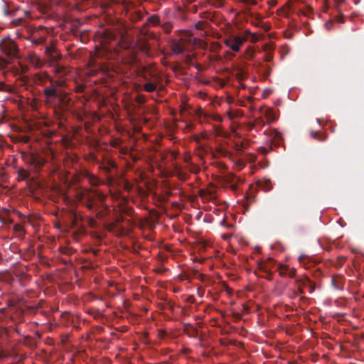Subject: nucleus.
Segmentation results:
<instances>
[{"label": "nucleus", "mask_w": 364, "mask_h": 364, "mask_svg": "<svg viewBox=\"0 0 364 364\" xmlns=\"http://www.w3.org/2000/svg\"><path fill=\"white\" fill-rule=\"evenodd\" d=\"M258 186L264 191H269L272 189L273 185L269 180H264L258 182Z\"/></svg>", "instance_id": "nucleus-15"}, {"label": "nucleus", "mask_w": 364, "mask_h": 364, "mask_svg": "<svg viewBox=\"0 0 364 364\" xmlns=\"http://www.w3.org/2000/svg\"><path fill=\"white\" fill-rule=\"evenodd\" d=\"M306 282V284H307V286H306V287H307V288L309 289V292H310V293L313 292V291H314V289H315V284H314V283L312 281H311V280L309 279V277H306V282Z\"/></svg>", "instance_id": "nucleus-32"}, {"label": "nucleus", "mask_w": 364, "mask_h": 364, "mask_svg": "<svg viewBox=\"0 0 364 364\" xmlns=\"http://www.w3.org/2000/svg\"><path fill=\"white\" fill-rule=\"evenodd\" d=\"M272 58L271 56H267V57H266V58H265V60H266L267 61H270V60H272Z\"/></svg>", "instance_id": "nucleus-59"}, {"label": "nucleus", "mask_w": 364, "mask_h": 364, "mask_svg": "<svg viewBox=\"0 0 364 364\" xmlns=\"http://www.w3.org/2000/svg\"><path fill=\"white\" fill-rule=\"evenodd\" d=\"M82 216L77 213L76 211H72L71 213V220H72V225L74 228H77L79 226V221L82 220Z\"/></svg>", "instance_id": "nucleus-14"}, {"label": "nucleus", "mask_w": 364, "mask_h": 364, "mask_svg": "<svg viewBox=\"0 0 364 364\" xmlns=\"http://www.w3.org/2000/svg\"><path fill=\"white\" fill-rule=\"evenodd\" d=\"M336 20L339 23H343L344 22L343 16L342 14L338 15L336 17Z\"/></svg>", "instance_id": "nucleus-51"}, {"label": "nucleus", "mask_w": 364, "mask_h": 364, "mask_svg": "<svg viewBox=\"0 0 364 364\" xmlns=\"http://www.w3.org/2000/svg\"><path fill=\"white\" fill-rule=\"evenodd\" d=\"M246 38L239 35L230 34L223 40L224 44L234 52H239Z\"/></svg>", "instance_id": "nucleus-4"}, {"label": "nucleus", "mask_w": 364, "mask_h": 364, "mask_svg": "<svg viewBox=\"0 0 364 364\" xmlns=\"http://www.w3.org/2000/svg\"><path fill=\"white\" fill-rule=\"evenodd\" d=\"M200 196L204 200H213L215 199L216 196L214 191L209 189H203L200 191Z\"/></svg>", "instance_id": "nucleus-12"}, {"label": "nucleus", "mask_w": 364, "mask_h": 364, "mask_svg": "<svg viewBox=\"0 0 364 364\" xmlns=\"http://www.w3.org/2000/svg\"><path fill=\"white\" fill-rule=\"evenodd\" d=\"M222 237L224 240H229L231 237V235L225 234V235H222Z\"/></svg>", "instance_id": "nucleus-54"}, {"label": "nucleus", "mask_w": 364, "mask_h": 364, "mask_svg": "<svg viewBox=\"0 0 364 364\" xmlns=\"http://www.w3.org/2000/svg\"><path fill=\"white\" fill-rule=\"evenodd\" d=\"M210 4L216 8H221L225 4V0H210Z\"/></svg>", "instance_id": "nucleus-30"}, {"label": "nucleus", "mask_w": 364, "mask_h": 364, "mask_svg": "<svg viewBox=\"0 0 364 364\" xmlns=\"http://www.w3.org/2000/svg\"><path fill=\"white\" fill-rule=\"evenodd\" d=\"M331 282H332L333 285L336 288H337V289L341 288V287H340L339 284H338V282L336 281V278L333 277V278H332V281H331Z\"/></svg>", "instance_id": "nucleus-47"}, {"label": "nucleus", "mask_w": 364, "mask_h": 364, "mask_svg": "<svg viewBox=\"0 0 364 364\" xmlns=\"http://www.w3.org/2000/svg\"><path fill=\"white\" fill-rule=\"evenodd\" d=\"M23 344H25L26 346H31L32 345V338L28 336H24Z\"/></svg>", "instance_id": "nucleus-38"}, {"label": "nucleus", "mask_w": 364, "mask_h": 364, "mask_svg": "<svg viewBox=\"0 0 364 364\" xmlns=\"http://www.w3.org/2000/svg\"><path fill=\"white\" fill-rule=\"evenodd\" d=\"M259 151H260L261 153L264 154H267V153L269 152V150H268V149H267V148H265V147H264V146H260V147L259 148Z\"/></svg>", "instance_id": "nucleus-49"}, {"label": "nucleus", "mask_w": 364, "mask_h": 364, "mask_svg": "<svg viewBox=\"0 0 364 364\" xmlns=\"http://www.w3.org/2000/svg\"><path fill=\"white\" fill-rule=\"evenodd\" d=\"M14 230L16 232H21L23 230V227L21 224L18 223L14 225Z\"/></svg>", "instance_id": "nucleus-42"}, {"label": "nucleus", "mask_w": 364, "mask_h": 364, "mask_svg": "<svg viewBox=\"0 0 364 364\" xmlns=\"http://www.w3.org/2000/svg\"><path fill=\"white\" fill-rule=\"evenodd\" d=\"M277 270L281 276H287L289 267L287 265L279 264L277 265Z\"/></svg>", "instance_id": "nucleus-22"}, {"label": "nucleus", "mask_w": 364, "mask_h": 364, "mask_svg": "<svg viewBox=\"0 0 364 364\" xmlns=\"http://www.w3.org/2000/svg\"><path fill=\"white\" fill-rule=\"evenodd\" d=\"M241 2H242L243 4H245V5H247V6H251V5H256L257 4V1L256 0H240Z\"/></svg>", "instance_id": "nucleus-39"}, {"label": "nucleus", "mask_w": 364, "mask_h": 364, "mask_svg": "<svg viewBox=\"0 0 364 364\" xmlns=\"http://www.w3.org/2000/svg\"><path fill=\"white\" fill-rule=\"evenodd\" d=\"M223 182L224 186L230 188L232 191L237 192L239 188V185L243 183V180L237 177L232 173H228L223 176Z\"/></svg>", "instance_id": "nucleus-5"}, {"label": "nucleus", "mask_w": 364, "mask_h": 364, "mask_svg": "<svg viewBox=\"0 0 364 364\" xmlns=\"http://www.w3.org/2000/svg\"><path fill=\"white\" fill-rule=\"evenodd\" d=\"M161 28L165 33H169L172 31L173 26L170 22H166L161 25Z\"/></svg>", "instance_id": "nucleus-29"}, {"label": "nucleus", "mask_w": 364, "mask_h": 364, "mask_svg": "<svg viewBox=\"0 0 364 364\" xmlns=\"http://www.w3.org/2000/svg\"><path fill=\"white\" fill-rule=\"evenodd\" d=\"M43 92L48 105L62 111L69 109L71 98L67 92L61 90L58 91L53 86L46 87Z\"/></svg>", "instance_id": "nucleus-2"}, {"label": "nucleus", "mask_w": 364, "mask_h": 364, "mask_svg": "<svg viewBox=\"0 0 364 364\" xmlns=\"http://www.w3.org/2000/svg\"><path fill=\"white\" fill-rule=\"evenodd\" d=\"M147 22L153 26H158L160 24V18L157 15H152L147 18Z\"/></svg>", "instance_id": "nucleus-24"}, {"label": "nucleus", "mask_w": 364, "mask_h": 364, "mask_svg": "<svg viewBox=\"0 0 364 364\" xmlns=\"http://www.w3.org/2000/svg\"><path fill=\"white\" fill-rule=\"evenodd\" d=\"M275 264V262L273 259L269 258L266 261H264L259 264V269L264 272L267 273L268 274H271V270L274 265Z\"/></svg>", "instance_id": "nucleus-9"}, {"label": "nucleus", "mask_w": 364, "mask_h": 364, "mask_svg": "<svg viewBox=\"0 0 364 364\" xmlns=\"http://www.w3.org/2000/svg\"><path fill=\"white\" fill-rule=\"evenodd\" d=\"M5 84L3 82H0V91H2L4 90Z\"/></svg>", "instance_id": "nucleus-56"}, {"label": "nucleus", "mask_w": 364, "mask_h": 364, "mask_svg": "<svg viewBox=\"0 0 364 364\" xmlns=\"http://www.w3.org/2000/svg\"><path fill=\"white\" fill-rule=\"evenodd\" d=\"M271 140L273 143L278 144L282 139V135L280 132L276 130H272L270 134Z\"/></svg>", "instance_id": "nucleus-20"}, {"label": "nucleus", "mask_w": 364, "mask_h": 364, "mask_svg": "<svg viewBox=\"0 0 364 364\" xmlns=\"http://www.w3.org/2000/svg\"><path fill=\"white\" fill-rule=\"evenodd\" d=\"M171 50L175 54L182 53L184 50L183 46L177 41H173L171 43Z\"/></svg>", "instance_id": "nucleus-16"}, {"label": "nucleus", "mask_w": 364, "mask_h": 364, "mask_svg": "<svg viewBox=\"0 0 364 364\" xmlns=\"http://www.w3.org/2000/svg\"><path fill=\"white\" fill-rule=\"evenodd\" d=\"M298 296H299L298 292L294 291V290H293L291 291V293L290 294L289 297L291 298V299H294V298L297 297Z\"/></svg>", "instance_id": "nucleus-50"}, {"label": "nucleus", "mask_w": 364, "mask_h": 364, "mask_svg": "<svg viewBox=\"0 0 364 364\" xmlns=\"http://www.w3.org/2000/svg\"><path fill=\"white\" fill-rule=\"evenodd\" d=\"M218 119L219 121H221V117H218Z\"/></svg>", "instance_id": "nucleus-63"}, {"label": "nucleus", "mask_w": 364, "mask_h": 364, "mask_svg": "<svg viewBox=\"0 0 364 364\" xmlns=\"http://www.w3.org/2000/svg\"><path fill=\"white\" fill-rule=\"evenodd\" d=\"M137 46L140 51L146 53V55H150V46L146 39H139L137 41Z\"/></svg>", "instance_id": "nucleus-11"}, {"label": "nucleus", "mask_w": 364, "mask_h": 364, "mask_svg": "<svg viewBox=\"0 0 364 364\" xmlns=\"http://www.w3.org/2000/svg\"><path fill=\"white\" fill-rule=\"evenodd\" d=\"M165 334H166V332H164V331H161V332L159 333L160 336H164V335H165Z\"/></svg>", "instance_id": "nucleus-60"}, {"label": "nucleus", "mask_w": 364, "mask_h": 364, "mask_svg": "<svg viewBox=\"0 0 364 364\" xmlns=\"http://www.w3.org/2000/svg\"><path fill=\"white\" fill-rule=\"evenodd\" d=\"M263 69H264V75H265V77H267L270 75L272 68L269 65H265L263 66Z\"/></svg>", "instance_id": "nucleus-36"}, {"label": "nucleus", "mask_w": 364, "mask_h": 364, "mask_svg": "<svg viewBox=\"0 0 364 364\" xmlns=\"http://www.w3.org/2000/svg\"><path fill=\"white\" fill-rule=\"evenodd\" d=\"M135 101H136V102H137L139 104H144L146 101V97L144 95H138L135 97Z\"/></svg>", "instance_id": "nucleus-33"}, {"label": "nucleus", "mask_w": 364, "mask_h": 364, "mask_svg": "<svg viewBox=\"0 0 364 364\" xmlns=\"http://www.w3.org/2000/svg\"><path fill=\"white\" fill-rule=\"evenodd\" d=\"M186 333L191 337H196L198 334V331L191 325L186 326Z\"/></svg>", "instance_id": "nucleus-25"}, {"label": "nucleus", "mask_w": 364, "mask_h": 364, "mask_svg": "<svg viewBox=\"0 0 364 364\" xmlns=\"http://www.w3.org/2000/svg\"><path fill=\"white\" fill-rule=\"evenodd\" d=\"M31 162L36 168H40L44 165L45 161L41 157L33 155L31 157Z\"/></svg>", "instance_id": "nucleus-17"}, {"label": "nucleus", "mask_w": 364, "mask_h": 364, "mask_svg": "<svg viewBox=\"0 0 364 364\" xmlns=\"http://www.w3.org/2000/svg\"><path fill=\"white\" fill-rule=\"evenodd\" d=\"M338 4L343 2V0H336Z\"/></svg>", "instance_id": "nucleus-61"}, {"label": "nucleus", "mask_w": 364, "mask_h": 364, "mask_svg": "<svg viewBox=\"0 0 364 364\" xmlns=\"http://www.w3.org/2000/svg\"><path fill=\"white\" fill-rule=\"evenodd\" d=\"M264 114L269 122H272L275 119V114L272 109H266Z\"/></svg>", "instance_id": "nucleus-23"}, {"label": "nucleus", "mask_w": 364, "mask_h": 364, "mask_svg": "<svg viewBox=\"0 0 364 364\" xmlns=\"http://www.w3.org/2000/svg\"><path fill=\"white\" fill-rule=\"evenodd\" d=\"M270 7H274L277 4V0H270L267 2Z\"/></svg>", "instance_id": "nucleus-48"}, {"label": "nucleus", "mask_w": 364, "mask_h": 364, "mask_svg": "<svg viewBox=\"0 0 364 364\" xmlns=\"http://www.w3.org/2000/svg\"><path fill=\"white\" fill-rule=\"evenodd\" d=\"M199 274V277H201V278L203 277V274Z\"/></svg>", "instance_id": "nucleus-64"}, {"label": "nucleus", "mask_w": 364, "mask_h": 364, "mask_svg": "<svg viewBox=\"0 0 364 364\" xmlns=\"http://www.w3.org/2000/svg\"><path fill=\"white\" fill-rule=\"evenodd\" d=\"M41 302H39L38 304H34V305H28V304H26L25 305V308L28 311H30L31 313H36V311L40 308L41 305H40Z\"/></svg>", "instance_id": "nucleus-28"}, {"label": "nucleus", "mask_w": 364, "mask_h": 364, "mask_svg": "<svg viewBox=\"0 0 364 364\" xmlns=\"http://www.w3.org/2000/svg\"><path fill=\"white\" fill-rule=\"evenodd\" d=\"M16 333H18V334H20V332H19V331L18 330V328H16Z\"/></svg>", "instance_id": "nucleus-62"}, {"label": "nucleus", "mask_w": 364, "mask_h": 364, "mask_svg": "<svg viewBox=\"0 0 364 364\" xmlns=\"http://www.w3.org/2000/svg\"><path fill=\"white\" fill-rule=\"evenodd\" d=\"M311 136L320 141H323L326 139V135L323 133H319L318 132L311 131Z\"/></svg>", "instance_id": "nucleus-21"}, {"label": "nucleus", "mask_w": 364, "mask_h": 364, "mask_svg": "<svg viewBox=\"0 0 364 364\" xmlns=\"http://www.w3.org/2000/svg\"><path fill=\"white\" fill-rule=\"evenodd\" d=\"M255 52L253 48L248 47L245 51V58L247 60H251L255 56Z\"/></svg>", "instance_id": "nucleus-27"}, {"label": "nucleus", "mask_w": 364, "mask_h": 364, "mask_svg": "<svg viewBox=\"0 0 364 364\" xmlns=\"http://www.w3.org/2000/svg\"><path fill=\"white\" fill-rule=\"evenodd\" d=\"M77 200L85 206L88 210H97L100 205L107 208V205L104 204L106 196L97 190L85 188L76 194Z\"/></svg>", "instance_id": "nucleus-1"}, {"label": "nucleus", "mask_w": 364, "mask_h": 364, "mask_svg": "<svg viewBox=\"0 0 364 364\" xmlns=\"http://www.w3.org/2000/svg\"><path fill=\"white\" fill-rule=\"evenodd\" d=\"M305 282H306V277L303 279L296 280V283L298 284V286L301 287L302 288L306 287L308 284Z\"/></svg>", "instance_id": "nucleus-37"}, {"label": "nucleus", "mask_w": 364, "mask_h": 364, "mask_svg": "<svg viewBox=\"0 0 364 364\" xmlns=\"http://www.w3.org/2000/svg\"><path fill=\"white\" fill-rule=\"evenodd\" d=\"M4 13L6 16H8V15H13L14 11H10L7 10L6 6H4Z\"/></svg>", "instance_id": "nucleus-52"}, {"label": "nucleus", "mask_w": 364, "mask_h": 364, "mask_svg": "<svg viewBox=\"0 0 364 364\" xmlns=\"http://www.w3.org/2000/svg\"><path fill=\"white\" fill-rule=\"evenodd\" d=\"M301 301L304 302L307 300V298L306 296H301L300 298Z\"/></svg>", "instance_id": "nucleus-58"}, {"label": "nucleus", "mask_w": 364, "mask_h": 364, "mask_svg": "<svg viewBox=\"0 0 364 364\" xmlns=\"http://www.w3.org/2000/svg\"><path fill=\"white\" fill-rule=\"evenodd\" d=\"M152 75H159L155 70L148 68L146 67H144L141 70V73L140 74V77L144 81H153Z\"/></svg>", "instance_id": "nucleus-10"}, {"label": "nucleus", "mask_w": 364, "mask_h": 364, "mask_svg": "<svg viewBox=\"0 0 364 364\" xmlns=\"http://www.w3.org/2000/svg\"><path fill=\"white\" fill-rule=\"evenodd\" d=\"M236 146H237V149L238 150H241V149L243 148L242 144H240V145L237 144H236Z\"/></svg>", "instance_id": "nucleus-57"}, {"label": "nucleus", "mask_w": 364, "mask_h": 364, "mask_svg": "<svg viewBox=\"0 0 364 364\" xmlns=\"http://www.w3.org/2000/svg\"><path fill=\"white\" fill-rule=\"evenodd\" d=\"M265 124V122L263 119L259 117L255 119L254 123H250L249 124V129H253L255 127H263Z\"/></svg>", "instance_id": "nucleus-26"}, {"label": "nucleus", "mask_w": 364, "mask_h": 364, "mask_svg": "<svg viewBox=\"0 0 364 364\" xmlns=\"http://www.w3.org/2000/svg\"><path fill=\"white\" fill-rule=\"evenodd\" d=\"M83 89H84L83 86H82V85H78V86L76 87V91H77V92H82V91H83Z\"/></svg>", "instance_id": "nucleus-53"}, {"label": "nucleus", "mask_w": 364, "mask_h": 364, "mask_svg": "<svg viewBox=\"0 0 364 364\" xmlns=\"http://www.w3.org/2000/svg\"><path fill=\"white\" fill-rule=\"evenodd\" d=\"M18 175L22 179H26L28 177L29 173L24 169H19L18 171Z\"/></svg>", "instance_id": "nucleus-34"}, {"label": "nucleus", "mask_w": 364, "mask_h": 364, "mask_svg": "<svg viewBox=\"0 0 364 364\" xmlns=\"http://www.w3.org/2000/svg\"><path fill=\"white\" fill-rule=\"evenodd\" d=\"M295 274H296V269L294 268H291V269L289 268L287 276L291 278H293L295 277Z\"/></svg>", "instance_id": "nucleus-44"}, {"label": "nucleus", "mask_w": 364, "mask_h": 364, "mask_svg": "<svg viewBox=\"0 0 364 364\" xmlns=\"http://www.w3.org/2000/svg\"><path fill=\"white\" fill-rule=\"evenodd\" d=\"M45 53L48 55L50 63H59L58 60L61 58V55L58 53L53 46L46 47Z\"/></svg>", "instance_id": "nucleus-8"}, {"label": "nucleus", "mask_w": 364, "mask_h": 364, "mask_svg": "<svg viewBox=\"0 0 364 364\" xmlns=\"http://www.w3.org/2000/svg\"><path fill=\"white\" fill-rule=\"evenodd\" d=\"M0 49L11 58H14L17 54V48L15 43L9 38L0 41Z\"/></svg>", "instance_id": "nucleus-6"}, {"label": "nucleus", "mask_w": 364, "mask_h": 364, "mask_svg": "<svg viewBox=\"0 0 364 364\" xmlns=\"http://www.w3.org/2000/svg\"><path fill=\"white\" fill-rule=\"evenodd\" d=\"M9 357V353L0 346V360Z\"/></svg>", "instance_id": "nucleus-35"}, {"label": "nucleus", "mask_w": 364, "mask_h": 364, "mask_svg": "<svg viewBox=\"0 0 364 364\" xmlns=\"http://www.w3.org/2000/svg\"><path fill=\"white\" fill-rule=\"evenodd\" d=\"M22 22H23V18H18L13 20L11 21V24L14 25V26H18L21 25Z\"/></svg>", "instance_id": "nucleus-41"}, {"label": "nucleus", "mask_w": 364, "mask_h": 364, "mask_svg": "<svg viewBox=\"0 0 364 364\" xmlns=\"http://www.w3.org/2000/svg\"><path fill=\"white\" fill-rule=\"evenodd\" d=\"M87 223L91 228H95L96 226V220L92 217H89L87 218Z\"/></svg>", "instance_id": "nucleus-40"}, {"label": "nucleus", "mask_w": 364, "mask_h": 364, "mask_svg": "<svg viewBox=\"0 0 364 364\" xmlns=\"http://www.w3.org/2000/svg\"><path fill=\"white\" fill-rule=\"evenodd\" d=\"M178 152L176 151H171L170 152V155H171V160H175L176 159L177 156H178Z\"/></svg>", "instance_id": "nucleus-46"}, {"label": "nucleus", "mask_w": 364, "mask_h": 364, "mask_svg": "<svg viewBox=\"0 0 364 364\" xmlns=\"http://www.w3.org/2000/svg\"><path fill=\"white\" fill-rule=\"evenodd\" d=\"M307 259V257L304 255H300L298 260L299 262L302 264L303 265H305V261Z\"/></svg>", "instance_id": "nucleus-45"}, {"label": "nucleus", "mask_w": 364, "mask_h": 364, "mask_svg": "<svg viewBox=\"0 0 364 364\" xmlns=\"http://www.w3.org/2000/svg\"><path fill=\"white\" fill-rule=\"evenodd\" d=\"M153 81H146L143 85V90L147 92H152L156 90L157 86L161 83V77L160 75H152Z\"/></svg>", "instance_id": "nucleus-7"}, {"label": "nucleus", "mask_w": 364, "mask_h": 364, "mask_svg": "<svg viewBox=\"0 0 364 364\" xmlns=\"http://www.w3.org/2000/svg\"><path fill=\"white\" fill-rule=\"evenodd\" d=\"M101 207L103 208L102 210H99V209H97V210H92L93 212L96 213V217L97 218H102L105 215V211L108 210V208H105V207L102 206V205H100V208Z\"/></svg>", "instance_id": "nucleus-31"}, {"label": "nucleus", "mask_w": 364, "mask_h": 364, "mask_svg": "<svg viewBox=\"0 0 364 364\" xmlns=\"http://www.w3.org/2000/svg\"><path fill=\"white\" fill-rule=\"evenodd\" d=\"M50 67L53 68L55 77L57 78L54 80L47 73H45L46 78L52 84L51 86L63 87L66 85V81L64 79L70 72V68L60 63H50Z\"/></svg>", "instance_id": "nucleus-3"}, {"label": "nucleus", "mask_w": 364, "mask_h": 364, "mask_svg": "<svg viewBox=\"0 0 364 364\" xmlns=\"http://www.w3.org/2000/svg\"><path fill=\"white\" fill-rule=\"evenodd\" d=\"M46 41V38H43V37H41L38 39H35L33 41V43L36 44V45H41L43 43H44V42Z\"/></svg>", "instance_id": "nucleus-43"}, {"label": "nucleus", "mask_w": 364, "mask_h": 364, "mask_svg": "<svg viewBox=\"0 0 364 364\" xmlns=\"http://www.w3.org/2000/svg\"><path fill=\"white\" fill-rule=\"evenodd\" d=\"M30 61L36 68H41L44 65L43 60L36 54H33L30 56Z\"/></svg>", "instance_id": "nucleus-13"}, {"label": "nucleus", "mask_w": 364, "mask_h": 364, "mask_svg": "<svg viewBox=\"0 0 364 364\" xmlns=\"http://www.w3.org/2000/svg\"><path fill=\"white\" fill-rule=\"evenodd\" d=\"M0 280L7 284H11L14 281V277L9 272H2L0 274Z\"/></svg>", "instance_id": "nucleus-18"}, {"label": "nucleus", "mask_w": 364, "mask_h": 364, "mask_svg": "<svg viewBox=\"0 0 364 364\" xmlns=\"http://www.w3.org/2000/svg\"><path fill=\"white\" fill-rule=\"evenodd\" d=\"M298 294H299V295L304 294V290H303V288L301 287H299L298 286Z\"/></svg>", "instance_id": "nucleus-55"}, {"label": "nucleus", "mask_w": 364, "mask_h": 364, "mask_svg": "<svg viewBox=\"0 0 364 364\" xmlns=\"http://www.w3.org/2000/svg\"><path fill=\"white\" fill-rule=\"evenodd\" d=\"M86 178L88 179L90 184L92 186H97L100 183V180L93 174L87 173Z\"/></svg>", "instance_id": "nucleus-19"}]
</instances>
